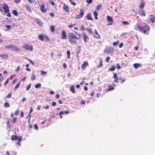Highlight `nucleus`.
I'll return each mask as SVG.
<instances>
[{
    "mask_svg": "<svg viewBox=\"0 0 155 155\" xmlns=\"http://www.w3.org/2000/svg\"><path fill=\"white\" fill-rule=\"evenodd\" d=\"M20 82H19L17 83V84H16V85L15 86L14 88V89L16 90L19 87V86L20 85Z\"/></svg>",
    "mask_w": 155,
    "mask_h": 155,
    "instance_id": "obj_35",
    "label": "nucleus"
},
{
    "mask_svg": "<svg viewBox=\"0 0 155 155\" xmlns=\"http://www.w3.org/2000/svg\"><path fill=\"white\" fill-rule=\"evenodd\" d=\"M25 58L26 59H27L28 61L31 64L33 65H34V62H33L31 59H28L26 58Z\"/></svg>",
    "mask_w": 155,
    "mask_h": 155,
    "instance_id": "obj_34",
    "label": "nucleus"
},
{
    "mask_svg": "<svg viewBox=\"0 0 155 155\" xmlns=\"http://www.w3.org/2000/svg\"><path fill=\"white\" fill-rule=\"evenodd\" d=\"M81 35L83 39L84 40V41L85 42H88L87 40L89 39V38L87 35L86 34L83 32L81 33Z\"/></svg>",
    "mask_w": 155,
    "mask_h": 155,
    "instance_id": "obj_6",
    "label": "nucleus"
},
{
    "mask_svg": "<svg viewBox=\"0 0 155 155\" xmlns=\"http://www.w3.org/2000/svg\"><path fill=\"white\" fill-rule=\"evenodd\" d=\"M49 107V106L48 105H47L46 106L43 107V108H44V109H48V108Z\"/></svg>",
    "mask_w": 155,
    "mask_h": 155,
    "instance_id": "obj_59",
    "label": "nucleus"
},
{
    "mask_svg": "<svg viewBox=\"0 0 155 155\" xmlns=\"http://www.w3.org/2000/svg\"><path fill=\"white\" fill-rule=\"evenodd\" d=\"M54 26H51L50 27V29L52 32H53L54 31Z\"/></svg>",
    "mask_w": 155,
    "mask_h": 155,
    "instance_id": "obj_36",
    "label": "nucleus"
},
{
    "mask_svg": "<svg viewBox=\"0 0 155 155\" xmlns=\"http://www.w3.org/2000/svg\"><path fill=\"white\" fill-rule=\"evenodd\" d=\"M11 96L12 94L11 93H10L6 96V97L8 98H10L11 97Z\"/></svg>",
    "mask_w": 155,
    "mask_h": 155,
    "instance_id": "obj_49",
    "label": "nucleus"
},
{
    "mask_svg": "<svg viewBox=\"0 0 155 155\" xmlns=\"http://www.w3.org/2000/svg\"><path fill=\"white\" fill-rule=\"evenodd\" d=\"M12 47H13V45H6L5 46V48H7L8 49H12Z\"/></svg>",
    "mask_w": 155,
    "mask_h": 155,
    "instance_id": "obj_25",
    "label": "nucleus"
},
{
    "mask_svg": "<svg viewBox=\"0 0 155 155\" xmlns=\"http://www.w3.org/2000/svg\"><path fill=\"white\" fill-rule=\"evenodd\" d=\"M4 6L3 7V8L4 10L5 13H6L8 12H9V9L8 5L5 3L3 4Z\"/></svg>",
    "mask_w": 155,
    "mask_h": 155,
    "instance_id": "obj_7",
    "label": "nucleus"
},
{
    "mask_svg": "<svg viewBox=\"0 0 155 155\" xmlns=\"http://www.w3.org/2000/svg\"><path fill=\"white\" fill-rule=\"evenodd\" d=\"M113 77L114 78H117V75L116 73H114Z\"/></svg>",
    "mask_w": 155,
    "mask_h": 155,
    "instance_id": "obj_52",
    "label": "nucleus"
},
{
    "mask_svg": "<svg viewBox=\"0 0 155 155\" xmlns=\"http://www.w3.org/2000/svg\"><path fill=\"white\" fill-rule=\"evenodd\" d=\"M139 12L141 16H145V14L143 10L142 9H139Z\"/></svg>",
    "mask_w": 155,
    "mask_h": 155,
    "instance_id": "obj_11",
    "label": "nucleus"
},
{
    "mask_svg": "<svg viewBox=\"0 0 155 155\" xmlns=\"http://www.w3.org/2000/svg\"><path fill=\"white\" fill-rule=\"evenodd\" d=\"M63 9L65 11L67 12H68L69 11V8L67 5L64 4L63 6Z\"/></svg>",
    "mask_w": 155,
    "mask_h": 155,
    "instance_id": "obj_9",
    "label": "nucleus"
},
{
    "mask_svg": "<svg viewBox=\"0 0 155 155\" xmlns=\"http://www.w3.org/2000/svg\"><path fill=\"white\" fill-rule=\"evenodd\" d=\"M36 79V76L35 74H33L31 77V79L32 81H34Z\"/></svg>",
    "mask_w": 155,
    "mask_h": 155,
    "instance_id": "obj_33",
    "label": "nucleus"
},
{
    "mask_svg": "<svg viewBox=\"0 0 155 155\" xmlns=\"http://www.w3.org/2000/svg\"><path fill=\"white\" fill-rule=\"evenodd\" d=\"M118 43H119L118 41H117L114 42L113 43V44L115 46V45H117Z\"/></svg>",
    "mask_w": 155,
    "mask_h": 155,
    "instance_id": "obj_50",
    "label": "nucleus"
},
{
    "mask_svg": "<svg viewBox=\"0 0 155 155\" xmlns=\"http://www.w3.org/2000/svg\"><path fill=\"white\" fill-rule=\"evenodd\" d=\"M92 2V0H87L86 1V2L88 4H90Z\"/></svg>",
    "mask_w": 155,
    "mask_h": 155,
    "instance_id": "obj_54",
    "label": "nucleus"
},
{
    "mask_svg": "<svg viewBox=\"0 0 155 155\" xmlns=\"http://www.w3.org/2000/svg\"><path fill=\"white\" fill-rule=\"evenodd\" d=\"M84 14V11L82 8L80 10L79 13L78 15H76L75 18L76 19H79L81 18Z\"/></svg>",
    "mask_w": 155,
    "mask_h": 155,
    "instance_id": "obj_4",
    "label": "nucleus"
},
{
    "mask_svg": "<svg viewBox=\"0 0 155 155\" xmlns=\"http://www.w3.org/2000/svg\"><path fill=\"white\" fill-rule=\"evenodd\" d=\"M68 40L70 43L76 44L77 43L76 39H77V37L73 33H70L68 34Z\"/></svg>",
    "mask_w": 155,
    "mask_h": 155,
    "instance_id": "obj_1",
    "label": "nucleus"
},
{
    "mask_svg": "<svg viewBox=\"0 0 155 155\" xmlns=\"http://www.w3.org/2000/svg\"><path fill=\"white\" fill-rule=\"evenodd\" d=\"M25 7L27 10L29 12H31V8L28 6V5H25Z\"/></svg>",
    "mask_w": 155,
    "mask_h": 155,
    "instance_id": "obj_29",
    "label": "nucleus"
},
{
    "mask_svg": "<svg viewBox=\"0 0 155 155\" xmlns=\"http://www.w3.org/2000/svg\"><path fill=\"white\" fill-rule=\"evenodd\" d=\"M11 139L13 140H18L20 142H21V140L22 137L21 136L18 137L15 135H13L11 136Z\"/></svg>",
    "mask_w": 155,
    "mask_h": 155,
    "instance_id": "obj_5",
    "label": "nucleus"
},
{
    "mask_svg": "<svg viewBox=\"0 0 155 155\" xmlns=\"http://www.w3.org/2000/svg\"><path fill=\"white\" fill-rule=\"evenodd\" d=\"M88 64V63L86 61H85L84 63L81 65V68L82 69H84Z\"/></svg>",
    "mask_w": 155,
    "mask_h": 155,
    "instance_id": "obj_16",
    "label": "nucleus"
},
{
    "mask_svg": "<svg viewBox=\"0 0 155 155\" xmlns=\"http://www.w3.org/2000/svg\"><path fill=\"white\" fill-rule=\"evenodd\" d=\"M40 72H41V75H45L47 73V72L46 71H41Z\"/></svg>",
    "mask_w": 155,
    "mask_h": 155,
    "instance_id": "obj_45",
    "label": "nucleus"
},
{
    "mask_svg": "<svg viewBox=\"0 0 155 155\" xmlns=\"http://www.w3.org/2000/svg\"><path fill=\"white\" fill-rule=\"evenodd\" d=\"M94 15V16H97L98 15V14L96 11H95L93 13Z\"/></svg>",
    "mask_w": 155,
    "mask_h": 155,
    "instance_id": "obj_53",
    "label": "nucleus"
},
{
    "mask_svg": "<svg viewBox=\"0 0 155 155\" xmlns=\"http://www.w3.org/2000/svg\"><path fill=\"white\" fill-rule=\"evenodd\" d=\"M6 27L7 28V29H6V31H8L11 28V26L10 25H6Z\"/></svg>",
    "mask_w": 155,
    "mask_h": 155,
    "instance_id": "obj_41",
    "label": "nucleus"
},
{
    "mask_svg": "<svg viewBox=\"0 0 155 155\" xmlns=\"http://www.w3.org/2000/svg\"><path fill=\"white\" fill-rule=\"evenodd\" d=\"M40 9L41 11L43 12H45L46 11V9H45V5L44 4L41 6Z\"/></svg>",
    "mask_w": 155,
    "mask_h": 155,
    "instance_id": "obj_15",
    "label": "nucleus"
},
{
    "mask_svg": "<svg viewBox=\"0 0 155 155\" xmlns=\"http://www.w3.org/2000/svg\"><path fill=\"white\" fill-rule=\"evenodd\" d=\"M75 33L77 34L79 36L78 37H77V39H79L81 37V35L79 33H77L76 31H74Z\"/></svg>",
    "mask_w": 155,
    "mask_h": 155,
    "instance_id": "obj_46",
    "label": "nucleus"
},
{
    "mask_svg": "<svg viewBox=\"0 0 155 155\" xmlns=\"http://www.w3.org/2000/svg\"><path fill=\"white\" fill-rule=\"evenodd\" d=\"M110 59V58L109 57H107L106 58V61L107 62H108Z\"/></svg>",
    "mask_w": 155,
    "mask_h": 155,
    "instance_id": "obj_55",
    "label": "nucleus"
},
{
    "mask_svg": "<svg viewBox=\"0 0 155 155\" xmlns=\"http://www.w3.org/2000/svg\"><path fill=\"white\" fill-rule=\"evenodd\" d=\"M115 69V67L114 66H112L111 67L109 68V69L108 70V71H113Z\"/></svg>",
    "mask_w": 155,
    "mask_h": 155,
    "instance_id": "obj_30",
    "label": "nucleus"
},
{
    "mask_svg": "<svg viewBox=\"0 0 155 155\" xmlns=\"http://www.w3.org/2000/svg\"><path fill=\"white\" fill-rule=\"evenodd\" d=\"M7 16L8 17H11V14L9 12H7Z\"/></svg>",
    "mask_w": 155,
    "mask_h": 155,
    "instance_id": "obj_58",
    "label": "nucleus"
},
{
    "mask_svg": "<svg viewBox=\"0 0 155 155\" xmlns=\"http://www.w3.org/2000/svg\"><path fill=\"white\" fill-rule=\"evenodd\" d=\"M71 4H72L73 5L75 6L76 5V3L74 2H72V0H69Z\"/></svg>",
    "mask_w": 155,
    "mask_h": 155,
    "instance_id": "obj_48",
    "label": "nucleus"
},
{
    "mask_svg": "<svg viewBox=\"0 0 155 155\" xmlns=\"http://www.w3.org/2000/svg\"><path fill=\"white\" fill-rule=\"evenodd\" d=\"M140 28L141 27H140L137 24L135 25L134 27V29L136 30H137L138 29H139V30L140 31Z\"/></svg>",
    "mask_w": 155,
    "mask_h": 155,
    "instance_id": "obj_23",
    "label": "nucleus"
},
{
    "mask_svg": "<svg viewBox=\"0 0 155 155\" xmlns=\"http://www.w3.org/2000/svg\"><path fill=\"white\" fill-rule=\"evenodd\" d=\"M0 57L2 59L7 58L8 55L6 54H0Z\"/></svg>",
    "mask_w": 155,
    "mask_h": 155,
    "instance_id": "obj_12",
    "label": "nucleus"
},
{
    "mask_svg": "<svg viewBox=\"0 0 155 155\" xmlns=\"http://www.w3.org/2000/svg\"><path fill=\"white\" fill-rule=\"evenodd\" d=\"M64 113V112L63 111H60L59 114V115H61L62 114H63Z\"/></svg>",
    "mask_w": 155,
    "mask_h": 155,
    "instance_id": "obj_64",
    "label": "nucleus"
},
{
    "mask_svg": "<svg viewBox=\"0 0 155 155\" xmlns=\"http://www.w3.org/2000/svg\"><path fill=\"white\" fill-rule=\"evenodd\" d=\"M12 13L13 15L16 16H17L18 13L17 11L15 10H13L12 11Z\"/></svg>",
    "mask_w": 155,
    "mask_h": 155,
    "instance_id": "obj_27",
    "label": "nucleus"
},
{
    "mask_svg": "<svg viewBox=\"0 0 155 155\" xmlns=\"http://www.w3.org/2000/svg\"><path fill=\"white\" fill-rule=\"evenodd\" d=\"M16 117H13L12 122L14 123H15L16 122Z\"/></svg>",
    "mask_w": 155,
    "mask_h": 155,
    "instance_id": "obj_51",
    "label": "nucleus"
},
{
    "mask_svg": "<svg viewBox=\"0 0 155 155\" xmlns=\"http://www.w3.org/2000/svg\"><path fill=\"white\" fill-rule=\"evenodd\" d=\"M8 81H9L8 79L6 80V81H5V82L4 83V85H6L8 83Z\"/></svg>",
    "mask_w": 155,
    "mask_h": 155,
    "instance_id": "obj_62",
    "label": "nucleus"
},
{
    "mask_svg": "<svg viewBox=\"0 0 155 155\" xmlns=\"http://www.w3.org/2000/svg\"><path fill=\"white\" fill-rule=\"evenodd\" d=\"M94 31L95 34H96V35L94 36V37L97 38H100V35L98 33L96 29L94 30Z\"/></svg>",
    "mask_w": 155,
    "mask_h": 155,
    "instance_id": "obj_18",
    "label": "nucleus"
},
{
    "mask_svg": "<svg viewBox=\"0 0 155 155\" xmlns=\"http://www.w3.org/2000/svg\"><path fill=\"white\" fill-rule=\"evenodd\" d=\"M67 54L68 55V58L69 59L70 58V52L69 50H68L67 51Z\"/></svg>",
    "mask_w": 155,
    "mask_h": 155,
    "instance_id": "obj_39",
    "label": "nucleus"
},
{
    "mask_svg": "<svg viewBox=\"0 0 155 155\" xmlns=\"http://www.w3.org/2000/svg\"><path fill=\"white\" fill-rule=\"evenodd\" d=\"M99 65L97 67V68H99L102 66L103 65L102 60H101L100 61H99Z\"/></svg>",
    "mask_w": 155,
    "mask_h": 155,
    "instance_id": "obj_37",
    "label": "nucleus"
},
{
    "mask_svg": "<svg viewBox=\"0 0 155 155\" xmlns=\"http://www.w3.org/2000/svg\"><path fill=\"white\" fill-rule=\"evenodd\" d=\"M86 18L88 20H93V18L91 17V14L90 13H89L86 16Z\"/></svg>",
    "mask_w": 155,
    "mask_h": 155,
    "instance_id": "obj_13",
    "label": "nucleus"
},
{
    "mask_svg": "<svg viewBox=\"0 0 155 155\" xmlns=\"http://www.w3.org/2000/svg\"><path fill=\"white\" fill-rule=\"evenodd\" d=\"M41 86V84L40 83H38L35 85V88H37L40 87Z\"/></svg>",
    "mask_w": 155,
    "mask_h": 155,
    "instance_id": "obj_31",
    "label": "nucleus"
},
{
    "mask_svg": "<svg viewBox=\"0 0 155 155\" xmlns=\"http://www.w3.org/2000/svg\"><path fill=\"white\" fill-rule=\"evenodd\" d=\"M150 29V26L148 25H146L143 27H141V28L140 29V31L142 33L145 34H147V35H148Z\"/></svg>",
    "mask_w": 155,
    "mask_h": 155,
    "instance_id": "obj_2",
    "label": "nucleus"
},
{
    "mask_svg": "<svg viewBox=\"0 0 155 155\" xmlns=\"http://www.w3.org/2000/svg\"><path fill=\"white\" fill-rule=\"evenodd\" d=\"M116 68L118 69H120V67L118 64H117Z\"/></svg>",
    "mask_w": 155,
    "mask_h": 155,
    "instance_id": "obj_56",
    "label": "nucleus"
},
{
    "mask_svg": "<svg viewBox=\"0 0 155 155\" xmlns=\"http://www.w3.org/2000/svg\"><path fill=\"white\" fill-rule=\"evenodd\" d=\"M122 24L123 25H128L129 24V23L127 21H122Z\"/></svg>",
    "mask_w": 155,
    "mask_h": 155,
    "instance_id": "obj_42",
    "label": "nucleus"
},
{
    "mask_svg": "<svg viewBox=\"0 0 155 155\" xmlns=\"http://www.w3.org/2000/svg\"><path fill=\"white\" fill-rule=\"evenodd\" d=\"M50 16L52 17H54V14L53 12H51L50 13Z\"/></svg>",
    "mask_w": 155,
    "mask_h": 155,
    "instance_id": "obj_57",
    "label": "nucleus"
},
{
    "mask_svg": "<svg viewBox=\"0 0 155 155\" xmlns=\"http://www.w3.org/2000/svg\"><path fill=\"white\" fill-rule=\"evenodd\" d=\"M145 5V2H144L141 1L140 3V5L139 6L140 9H142Z\"/></svg>",
    "mask_w": 155,
    "mask_h": 155,
    "instance_id": "obj_14",
    "label": "nucleus"
},
{
    "mask_svg": "<svg viewBox=\"0 0 155 155\" xmlns=\"http://www.w3.org/2000/svg\"><path fill=\"white\" fill-rule=\"evenodd\" d=\"M35 21L39 25H40V23H41V20L39 19L36 18L35 19Z\"/></svg>",
    "mask_w": 155,
    "mask_h": 155,
    "instance_id": "obj_43",
    "label": "nucleus"
},
{
    "mask_svg": "<svg viewBox=\"0 0 155 155\" xmlns=\"http://www.w3.org/2000/svg\"><path fill=\"white\" fill-rule=\"evenodd\" d=\"M77 57H78V54L81 51V47L80 46H77Z\"/></svg>",
    "mask_w": 155,
    "mask_h": 155,
    "instance_id": "obj_20",
    "label": "nucleus"
},
{
    "mask_svg": "<svg viewBox=\"0 0 155 155\" xmlns=\"http://www.w3.org/2000/svg\"><path fill=\"white\" fill-rule=\"evenodd\" d=\"M74 25L71 24H70L68 26L69 28H72Z\"/></svg>",
    "mask_w": 155,
    "mask_h": 155,
    "instance_id": "obj_63",
    "label": "nucleus"
},
{
    "mask_svg": "<svg viewBox=\"0 0 155 155\" xmlns=\"http://www.w3.org/2000/svg\"><path fill=\"white\" fill-rule=\"evenodd\" d=\"M123 45V43H121L119 45V47L120 48H121L122 47Z\"/></svg>",
    "mask_w": 155,
    "mask_h": 155,
    "instance_id": "obj_61",
    "label": "nucleus"
},
{
    "mask_svg": "<svg viewBox=\"0 0 155 155\" xmlns=\"http://www.w3.org/2000/svg\"><path fill=\"white\" fill-rule=\"evenodd\" d=\"M45 35L44 34L40 35H38V38L41 41H43L45 39Z\"/></svg>",
    "mask_w": 155,
    "mask_h": 155,
    "instance_id": "obj_10",
    "label": "nucleus"
},
{
    "mask_svg": "<svg viewBox=\"0 0 155 155\" xmlns=\"http://www.w3.org/2000/svg\"><path fill=\"white\" fill-rule=\"evenodd\" d=\"M19 113V110L18 109H17L16 111L15 112L14 114L15 116H17Z\"/></svg>",
    "mask_w": 155,
    "mask_h": 155,
    "instance_id": "obj_47",
    "label": "nucleus"
},
{
    "mask_svg": "<svg viewBox=\"0 0 155 155\" xmlns=\"http://www.w3.org/2000/svg\"><path fill=\"white\" fill-rule=\"evenodd\" d=\"M20 48H18L17 47H15L14 45H13V47H12V50L15 51H18L20 50Z\"/></svg>",
    "mask_w": 155,
    "mask_h": 155,
    "instance_id": "obj_21",
    "label": "nucleus"
},
{
    "mask_svg": "<svg viewBox=\"0 0 155 155\" xmlns=\"http://www.w3.org/2000/svg\"><path fill=\"white\" fill-rule=\"evenodd\" d=\"M33 46L32 45L28 43L26 44L23 45L22 47L26 50H28L30 51H32L33 50Z\"/></svg>",
    "mask_w": 155,
    "mask_h": 155,
    "instance_id": "obj_3",
    "label": "nucleus"
},
{
    "mask_svg": "<svg viewBox=\"0 0 155 155\" xmlns=\"http://www.w3.org/2000/svg\"><path fill=\"white\" fill-rule=\"evenodd\" d=\"M70 90L71 91L73 94L75 93V91H74V86L72 85L70 87Z\"/></svg>",
    "mask_w": 155,
    "mask_h": 155,
    "instance_id": "obj_19",
    "label": "nucleus"
},
{
    "mask_svg": "<svg viewBox=\"0 0 155 155\" xmlns=\"http://www.w3.org/2000/svg\"><path fill=\"white\" fill-rule=\"evenodd\" d=\"M4 106L6 107H9V104L8 102H5L4 104Z\"/></svg>",
    "mask_w": 155,
    "mask_h": 155,
    "instance_id": "obj_38",
    "label": "nucleus"
},
{
    "mask_svg": "<svg viewBox=\"0 0 155 155\" xmlns=\"http://www.w3.org/2000/svg\"><path fill=\"white\" fill-rule=\"evenodd\" d=\"M140 64H139L138 63H135L134 64V66L135 69L137 68L138 67H140Z\"/></svg>",
    "mask_w": 155,
    "mask_h": 155,
    "instance_id": "obj_22",
    "label": "nucleus"
},
{
    "mask_svg": "<svg viewBox=\"0 0 155 155\" xmlns=\"http://www.w3.org/2000/svg\"><path fill=\"white\" fill-rule=\"evenodd\" d=\"M49 2H50L51 3L52 5H54V2H53L52 1L50 0L49 1Z\"/></svg>",
    "mask_w": 155,
    "mask_h": 155,
    "instance_id": "obj_60",
    "label": "nucleus"
},
{
    "mask_svg": "<svg viewBox=\"0 0 155 155\" xmlns=\"http://www.w3.org/2000/svg\"><path fill=\"white\" fill-rule=\"evenodd\" d=\"M150 20L152 23L155 21V15L150 18Z\"/></svg>",
    "mask_w": 155,
    "mask_h": 155,
    "instance_id": "obj_32",
    "label": "nucleus"
},
{
    "mask_svg": "<svg viewBox=\"0 0 155 155\" xmlns=\"http://www.w3.org/2000/svg\"><path fill=\"white\" fill-rule=\"evenodd\" d=\"M108 88L107 89V91H110L111 90H113L114 89V87L110 85L108 86Z\"/></svg>",
    "mask_w": 155,
    "mask_h": 155,
    "instance_id": "obj_24",
    "label": "nucleus"
},
{
    "mask_svg": "<svg viewBox=\"0 0 155 155\" xmlns=\"http://www.w3.org/2000/svg\"><path fill=\"white\" fill-rule=\"evenodd\" d=\"M62 36L61 38L63 39H65L67 37V35L65 31H62L61 32Z\"/></svg>",
    "mask_w": 155,
    "mask_h": 155,
    "instance_id": "obj_8",
    "label": "nucleus"
},
{
    "mask_svg": "<svg viewBox=\"0 0 155 155\" xmlns=\"http://www.w3.org/2000/svg\"><path fill=\"white\" fill-rule=\"evenodd\" d=\"M101 8V4H99L96 7V10L98 11Z\"/></svg>",
    "mask_w": 155,
    "mask_h": 155,
    "instance_id": "obj_26",
    "label": "nucleus"
},
{
    "mask_svg": "<svg viewBox=\"0 0 155 155\" xmlns=\"http://www.w3.org/2000/svg\"><path fill=\"white\" fill-rule=\"evenodd\" d=\"M107 21L110 22H113V20L112 18L109 16H107Z\"/></svg>",
    "mask_w": 155,
    "mask_h": 155,
    "instance_id": "obj_17",
    "label": "nucleus"
},
{
    "mask_svg": "<svg viewBox=\"0 0 155 155\" xmlns=\"http://www.w3.org/2000/svg\"><path fill=\"white\" fill-rule=\"evenodd\" d=\"M86 30L87 31L89 32L90 34H92V31L91 28H86Z\"/></svg>",
    "mask_w": 155,
    "mask_h": 155,
    "instance_id": "obj_28",
    "label": "nucleus"
},
{
    "mask_svg": "<svg viewBox=\"0 0 155 155\" xmlns=\"http://www.w3.org/2000/svg\"><path fill=\"white\" fill-rule=\"evenodd\" d=\"M80 30H81V31H84V30H85V28H84V25H81V27H80Z\"/></svg>",
    "mask_w": 155,
    "mask_h": 155,
    "instance_id": "obj_44",
    "label": "nucleus"
},
{
    "mask_svg": "<svg viewBox=\"0 0 155 155\" xmlns=\"http://www.w3.org/2000/svg\"><path fill=\"white\" fill-rule=\"evenodd\" d=\"M31 86V84H30L26 87V90L27 91H28L30 89Z\"/></svg>",
    "mask_w": 155,
    "mask_h": 155,
    "instance_id": "obj_40",
    "label": "nucleus"
}]
</instances>
